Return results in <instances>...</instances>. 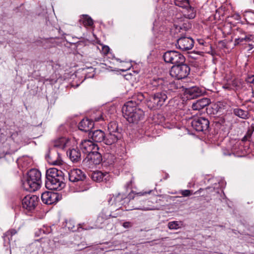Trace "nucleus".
I'll use <instances>...</instances> for the list:
<instances>
[{
  "instance_id": "1",
  "label": "nucleus",
  "mask_w": 254,
  "mask_h": 254,
  "mask_svg": "<svg viewBox=\"0 0 254 254\" xmlns=\"http://www.w3.org/2000/svg\"><path fill=\"white\" fill-rule=\"evenodd\" d=\"M46 187L51 190H61L65 186L63 172L56 168H50L46 172Z\"/></svg>"
},
{
  "instance_id": "2",
  "label": "nucleus",
  "mask_w": 254,
  "mask_h": 254,
  "mask_svg": "<svg viewBox=\"0 0 254 254\" xmlns=\"http://www.w3.org/2000/svg\"><path fill=\"white\" fill-rule=\"evenodd\" d=\"M41 174L37 169H31L27 175L22 180L23 188L29 191H34L39 189L41 186Z\"/></svg>"
},
{
  "instance_id": "3",
  "label": "nucleus",
  "mask_w": 254,
  "mask_h": 254,
  "mask_svg": "<svg viewBox=\"0 0 254 254\" xmlns=\"http://www.w3.org/2000/svg\"><path fill=\"white\" fill-rule=\"evenodd\" d=\"M132 101L127 102L122 108L123 114L127 120L132 123H136L143 119L144 112L135 106Z\"/></svg>"
},
{
  "instance_id": "4",
  "label": "nucleus",
  "mask_w": 254,
  "mask_h": 254,
  "mask_svg": "<svg viewBox=\"0 0 254 254\" xmlns=\"http://www.w3.org/2000/svg\"><path fill=\"white\" fill-rule=\"evenodd\" d=\"M149 86L152 90H165L167 94H169L170 91L174 92L182 87L178 81H169L167 78H154L150 80Z\"/></svg>"
},
{
  "instance_id": "5",
  "label": "nucleus",
  "mask_w": 254,
  "mask_h": 254,
  "mask_svg": "<svg viewBox=\"0 0 254 254\" xmlns=\"http://www.w3.org/2000/svg\"><path fill=\"white\" fill-rule=\"evenodd\" d=\"M150 96L147 100V106L151 110L160 109L165 103L168 98V94L165 90H159Z\"/></svg>"
},
{
  "instance_id": "6",
  "label": "nucleus",
  "mask_w": 254,
  "mask_h": 254,
  "mask_svg": "<svg viewBox=\"0 0 254 254\" xmlns=\"http://www.w3.org/2000/svg\"><path fill=\"white\" fill-rule=\"evenodd\" d=\"M190 72V67L183 63L173 65L170 71V74L172 77L180 80L186 78Z\"/></svg>"
},
{
  "instance_id": "7",
  "label": "nucleus",
  "mask_w": 254,
  "mask_h": 254,
  "mask_svg": "<svg viewBox=\"0 0 254 254\" xmlns=\"http://www.w3.org/2000/svg\"><path fill=\"white\" fill-rule=\"evenodd\" d=\"M163 59L166 63L177 65L183 64L185 62V57L179 52L168 51L163 55Z\"/></svg>"
},
{
  "instance_id": "8",
  "label": "nucleus",
  "mask_w": 254,
  "mask_h": 254,
  "mask_svg": "<svg viewBox=\"0 0 254 254\" xmlns=\"http://www.w3.org/2000/svg\"><path fill=\"white\" fill-rule=\"evenodd\" d=\"M39 202V197L36 195H27L22 200L23 208L28 211L34 210Z\"/></svg>"
},
{
  "instance_id": "9",
  "label": "nucleus",
  "mask_w": 254,
  "mask_h": 254,
  "mask_svg": "<svg viewBox=\"0 0 254 254\" xmlns=\"http://www.w3.org/2000/svg\"><path fill=\"white\" fill-rule=\"evenodd\" d=\"M209 126V121L204 117L195 118L191 122L192 127L197 131L206 130Z\"/></svg>"
},
{
  "instance_id": "10",
  "label": "nucleus",
  "mask_w": 254,
  "mask_h": 254,
  "mask_svg": "<svg viewBox=\"0 0 254 254\" xmlns=\"http://www.w3.org/2000/svg\"><path fill=\"white\" fill-rule=\"evenodd\" d=\"M194 41L190 37H182L178 39L176 46L182 51H188L193 47Z\"/></svg>"
},
{
  "instance_id": "11",
  "label": "nucleus",
  "mask_w": 254,
  "mask_h": 254,
  "mask_svg": "<svg viewBox=\"0 0 254 254\" xmlns=\"http://www.w3.org/2000/svg\"><path fill=\"white\" fill-rule=\"evenodd\" d=\"M61 198V195L57 192L46 191L41 195V199L43 203L52 204L58 201Z\"/></svg>"
},
{
  "instance_id": "12",
  "label": "nucleus",
  "mask_w": 254,
  "mask_h": 254,
  "mask_svg": "<svg viewBox=\"0 0 254 254\" xmlns=\"http://www.w3.org/2000/svg\"><path fill=\"white\" fill-rule=\"evenodd\" d=\"M80 147L83 153L87 154V155L93 151L98 150L99 149L97 145L90 139H85L82 141Z\"/></svg>"
},
{
  "instance_id": "13",
  "label": "nucleus",
  "mask_w": 254,
  "mask_h": 254,
  "mask_svg": "<svg viewBox=\"0 0 254 254\" xmlns=\"http://www.w3.org/2000/svg\"><path fill=\"white\" fill-rule=\"evenodd\" d=\"M86 177L85 173L78 169H72L68 173L69 180L71 182H83Z\"/></svg>"
},
{
  "instance_id": "14",
  "label": "nucleus",
  "mask_w": 254,
  "mask_h": 254,
  "mask_svg": "<svg viewBox=\"0 0 254 254\" xmlns=\"http://www.w3.org/2000/svg\"><path fill=\"white\" fill-rule=\"evenodd\" d=\"M175 4L179 7L186 9L189 13L187 16L189 19H192L195 16L194 8L190 4L189 0H175Z\"/></svg>"
},
{
  "instance_id": "15",
  "label": "nucleus",
  "mask_w": 254,
  "mask_h": 254,
  "mask_svg": "<svg viewBox=\"0 0 254 254\" xmlns=\"http://www.w3.org/2000/svg\"><path fill=\"white\" fill-rule=\"evenodd\" d=\"M47 161L51 164L59 165L62 164V159L60 153L54 149L50 150L46 155Z\"/></svg>"
},
{
  "instance_id": "16",
  "label": "nucleus",
  "mask_w": 254,
  "mask_h": 254,
  "mask_svg": "<svg viewBox=\"0 0 254 254\" xmlns=\"http://www.w3.org/2000/svg\"><path fill=\"white\" fill-rule=\"evenodd\" d=\"M111 216L110 211L107 208H104L99 214L97 220V226L99 228H102L101 226L104 222Z\"/></svg>"
},
{
  "instance_id": "17",
  "label": "nucleus",
  "mask_w": 254,
  "mask_h": 254,
  "mask_svg": "<svg viewBox=\"0 0 254 254\" xmlns=\"http://www.w3.org/2000/svg\"><path fill=\"white\" fill-rule=\"evenodd\" d=\"M94 124L92 121L88 118L83 119L78 125V128L80 130L88 132L94 127Z\"/></svg>"
},
{
  "instance_id": "18",
  "label": "nucleus",
  "mask_w": 254,
  "mask_h": 254,
  "mask_svg": "<svg viewBox=\"0 0 254 254\" xmlns=\"http://www.w3.org/2000/svg\"><path fill=\"white\" fill-rule=\"evenodd\" d=\"M89 137L92 139L93 141L104 142L105 133L100 129H97L92 132L90 131L89 133Z\"/></svg>"
},
{
  "instance_id": "19",
  "label": "nucleus",
  "mask_w": 254,
  "mask_h": 254,
  "mask_svg": "<svg viewBox=\"0 0 254 254\" xmlns=\"http://www.w3.org/2000/svg\"><path fill=\"white\" fill-rule=\"evenodd\" d=\"M122 137L121 133H117L116 134L109 133L107 136L105 135L104 143L108 145H110L116 143Z\"/></svg>"
},
{
  "instance_id": "20",
  "label": "nucleus",
  "mask_w": 254,
  "mask_h": 254,
  "mask_svg": "<svg viewBox=\"0 0 254 254\" xmlns=\"http://www.w3.org/2000/svg\"><path fill=\"white\" fill-rule=\"evenodd\" d=\"M185 93L188 99H192L197 98L202 94L201 90L199 87L196 86L187 89Z\"/></svg>"
},
{
  "instance_id": "21",
  "label": "nucleus",
  "mask_w": 254,
  "mask_h": 254,
  "mask_svg": "<svg viewBox=\"0 0 254 254\" xmlns=\"http://www.w3.org/2000/svg\"><path fill=\"white\" fill-rule=\"evenodd\" d=\"M210 103V100L207 98H202L197 100L192 105V108L194 110H200Z\"/></svg>"
},
{
  "instance_id": "22",
  "label": "nucleus",
  "mask_w": 254,
  "mask_h": 254,
  "mask_svg": "<svg viewBox=\"0 0 254 254\" xmlns=\"http://www.w3.org/2000/svg\"><path fill=\"white\" fill-rule=\"evenodd\" d=\"M67 154L73 162H78L81 160V154L79 149L78 148L69 150L67 152Z\"/></svg>"
},
{
  "instance_id": "23",
  "label": "nucleus",
  "mask_w": 254,
  "mask_h": 254,
  "mask_svg": "<svg viewBox=\"0 0 254 254\" xmlns=\"http://www.w3.org/2000/svg\"><path fill=\"white\" fill-rule=\"evenodd\" d=\"M90 176L93 181L100 182L106 180L109 177V174L106 172L103 173L101 171H97L92 172Z\"/></svg>"
},
{
  "instance_id": "24",
  "label": "nucleus",
  "mask_w": 254,
  "mask_h": 254,
  "mask_svg": "<svg viewBox=\"0 0 254 254\" xmlns=\"http://www.w3.org/2000/svg\"><path fill=\"white\" fill-rule=\"evenodd\" d=\"M86 158L95 165L99 164L102 160L101 155L97 150H94L88 154Z\"/></svg>"
},
{
  "instance_id": "25",
  "label": "nucleus",
  "mask_w": 254,
  "mask_h": 254,
  "mask_svg": "<svg viewBox=\"0 0 254 254\" xmlns=\"http://www.w3.org/2000/svg\"><path fill=\"white\" fill-rule=\"evenodd\" d=\"M108 130L109 133L116 134L117 133H122V129L119 128L118 124L115 122H111L108 125Z\"/></svg>"
},
{
  "instance_id": "26",
  "label": "nucleus",
  "mask_w": 254,
  "mask_h": 254,
  "mask_svg": "<svg viewBox=\"0 0 254 254\" xmlns=\"http://www.w3.org/2000/svg\"><path fill=\"white\" fill-rule=\"evenodd\" d=\"M67 142V139L64 137H61L56 140L53 144L55 147L61 149H64Z\"/></svg>"
},
{
  "instance_id": "27",
  "label": "nucleus",
  "mask_w": 254,
  "mask_h": 254,
  "mask_svg": "<svg viewBox=\"0 0 254 254\" xmlns=\"http://www.w3.org/2000/svg\"><path fill=\"white\" fill-rule=\"evenodd\" d=\"M233 113L236 116L243 119H246L248 118V113L247 111L242 110L240 108H235L233 109Z\"/></svg>"
},
{
  "instance_id": "28",
  "label": "nucleus",
  "mask_w": 254,
  "mask_h": 254,
  "mask_svg": "<svg viewBox=\"0 0 254 254\" xmlns=\"http://www.w3.org/2000/svg\"><path fill=\"white\" fill-rule=\"evenodd\" d=\"M93 122H99L101 120H104V118L103 117V113L100 110L96 111L94 112L91 115V119Z\"/></svg>"
},
{
  "instance_id": "29",
  "label": "nucleus",
  "mask_w": 254,
  "mask_h": 254,
  "mask_svg": "<svg viewBox=\"0 0 254 254\" xmlns=\"http://www.w3.org/2000/svg\"><path fill=\"white\" fill-rule=\"evenodd\" d=\"M79 21L82 23L84 26H91L93 24V21L92 18L87 15H83L82 17Z\"/></svg>"
},
{
  "instance_id": "30",
  "label": "nucleus",
  "mask_w": 254,
  "mask_h": 254,
  "mask_svg": "<svg viewBox=\"0 0 254 254\" xmlns=\"http://www.w3.org/2000/svg\"><path fill=\"white\" fill-rule=\"evenodd\" d=\"M144 96L142 93H138L133 96V100H132L133 103H135V106L139 104L144 99Z\"/></svg>"
},
{
  "instance_id": "31",
  "label": "nucleus",
  "mask_w": 254,
  "mask_h": 254,
  "mask_svg": "<svg viewBox=\"0 0 254 254\" xmlns=\"http://www.w3.org/2000/svg\"><path fill=\"white\" fill-rule=\"evenodd\" d=\"M203 190L202 189H200L198 190L195 191L194 193H192V191L189 190H181L180 192V193L183 196H189L192 194H197L198 193H200L201 191Z\"/></svg>"
},
{
  "instance_id": "32",
  "label": "nucleus",
  "mask_w": 254,
  "mask_h": 254,
  "mask_svg": "<svg viewBox=\"0 0 254 254\" xmlns=\"http://www.w3.org/2000/svg\"><path fill=\"white\" fill-rule=\"evenodd\" d=\"M182 225L181 222L179 221H172L169 222L168 226L170 229H177L181 227Z\"/></svg>"
},
{
  "instance_id": "33",
  "label": "nucleus",
  "mask_w": 254,
  "mask_h": 254,
  "mask_svg": "<svg viewBox=\"0 0 254 254\" xmlns=\"http://www.w3.org/2000/svg\"><path fill=\"white\" fill-rule=\"evenodd\" d=\"M246 42H252V43L249 44V46L251 47V49H253L254 47V35H248L245 36Z\"/></svg>"
},
{
  "instance_id": "34",
  "label": "nucleus",
  "mask_w": 254,
  "mask_h": 254,
  "mask_svg": "<svg viewBox=\"0 0 254 254\" xmlns=\"http://www.w3.org/2000/svg\"><path fill=\"white\" fill-rule=\"evenodd\" d=\"M3 246L6 248V249H8L10 246V241L11 239L9 236H6V234H3Z\"/></svg>"
},
{
  "instance_id": "35",
  "label": "nucleus",
  "mask_w": 254,
  "mask_h": 254,
  "mask_svg": "<svg viewBox=\"0 0 254 254\" xmlns=\"http://www.w3.org/2000/svg\"><path fill=\"white\" fill-rule=\"evenodd\" d=\"M152 191V190H148V191H140V192H137V193H136L135 194V196H134V198H135L136 200H138L139 199V198H138L139 196L144 195H146L147 194H150Z\"/></svg>"
},
{
  "instance_id": "36",
  "label": "nucleus",
  "mask_w": 254,
  "mask_h": 254,
  "mask_svg": "<svg viewBox=\"0 0 254 254\" xmlns=\"http://www.w3.org/2000/svg\"><path fill=\"white\" fill-rule=\"evenodd\" d=\"M244 42H246L245 37H241V38H238L235 40L234 45H235V46H236V45H238L240 44V43H243Z\"/></svg>"
},
{
  "instance_id": "37",
  "label": "nucleus",
  "mask_w": 254,
  "mask_h": 254,
  "mask_svg": "<svg viewBox=\"0 0 254 254\" xmlns=\"http://www.w3.org/2000/svg\"><path fill=\"white\" fill-rule=\"evenodd\" d=\"M16 233V231L14 229L10 230L5 233V234H6V236H9L11 238L12 237L13 235H15Z\"/></svg>"
},
{
  "instance_id": "38",
  "label": "nucleus",
  "mask_w": 254,
  "mask_h": 254,
  "mask_svg": "<svg viewBox=\"0 0 254 254\" xmlns=\"http://www.w3.org/2000/svg\"><path fill=\"white\" fill-rule=\"evenodd\" d=\"M246 81L248 83L254 84V75H249L246 79Z\"/></svg>"
},
{
  "instance_id": "39",
  "label": "nucleus",
  "mask_w": 254,
  "mask_h": 254,
  "mask_svg": "<svg viewBox=\"0 0 254 254\" xmlns=\"http://www.w3.org/2000/svg\"><path fill=\"white\" fill-rule=\"evenodd\" d=\"M110 50V48L108 46H103L102 48V52L104 55H107L108 54Z\"/></svg>"
},
{
  "instance_id": "40",
  "label": "nucleus",
  "mask_w": 254,
  "mask_h": 254,
  "mask_svg": "<svg viewBox=\"0 0 254 254\" xmlns=\"http://www.w3.org/2000/svg\"><path fill=\"white\" fill-rule=\"evenodd\" d=\"M133 209H136V210H141L143 211H147L149 210H152V209H150L148 207H144V206H139L137 207H134Z\"/></svg>"
},
{
  "instance_id": "41",
  "label": "nucleus",
  "mask_w": 254,
  "mask_h": 254,
  "mask_svg": "<svg viewBox=\"0 0 254 254\" xmlns=\"http://www.w3.org/2000/svg\"><path fill=\"white\" fill-rule=\"evenodd\" d=\"M132 224L129 221L125 222L123 224V226L125 228H128L132 227Z\"/></svg>"
},
{
  "instance_id": "42",
  "label": "nucleus",
  "mask_w": 254,
  "mask_h": 254,
  "mask_svg": "<svg viewBox=\"0 0 254 254\" xmlns=\"http://www.w3.org/2000/svg\"><path fill=\"white\" fill-rule=\"evenodd\" d=\"M78 225L79 226V228H78V231H79V228H81L83 230H89L91 228L90 227L82 228V226L80 224H78Z\"/></svg>"
},
{
  "instance_id": "43",
  "label": "nucleus",
  "mask_w": 254,
  "mask_h": 254,
  "mask_svg": "<svg viewBox=\"0 0 254 254\" xmlns=\"http://www.w3.org/2000/svg\"><path fill=\"white\" fill-rule=\"evenodd\" d=\"M88 189V187H86L84 189H81V190H80V191H83L84 190H86Z\"/></svg>"
},
{
  "instance_id": "44",
  "label": "nucleus",
  "mask_w": 254,
  "mask_h": 254,
  "mask_svg": "<svg viewBox=\"0 0 254 254\" xmlns=\"http://www.w3.org/2000/svg\"><path fill=\"white\" fill-rule=\"evenodd\" d=\"M127 69H129V67H127V69H122L123 71H125V70H127Z\"/></svg>"
},
{
  "instance_id": "45",
  "label": "nucleus",
  "mask_w": 254,
  "mask_h": 254,
  "mask_svg": "<svg viewBox=\"0 0 254 254\" xmlns=\"http://www.w3.org/2000/svg\"><path fill=\"white\" fill-rule=\"evenodd\" d=\"M224 155H230V153L226 154L225 153H224Z\"/></svg>"
},
{
  "instance_id": "46",
  "label": "nucleus",
  "mask_w": 254,
  "mask_h": 254,
  "mask_svg": "<svg viewBox=\"0 0 254 254\" xmlns=\"http://www.w3.org/2000/svg\"><path fill=\"white\" fill-rule=\"evenodd\" d=\"M175 197H180V196H175Z\"/></svg>"
}]
</instances>
